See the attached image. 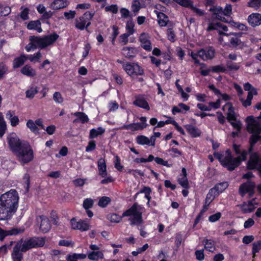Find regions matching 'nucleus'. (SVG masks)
<instances>
[{"label":"nucleus","instance_id":"obj_1","mask_svg":"<svg viewBox=\"0 0 261 261\" xmlns=\"http://www.w3.org/2000/svg\"><path fill=\"white\" fill-rule=\"evenodd\" d=\"M19 200L16 190L11 189L0 197V220L10 219L15 213Z\"/></svg>","mask_w":261,"mask_h":261},{"label":"nucleus","instance_id":"obj_2","mask_svg":"<svg viewBox=\"0 0 261 261\" xmlns=\"http://www.w3.org/2000/svg\"><path fill=\"white\" fill-rule=\"evenodd\" d=\"M233 148L238 155L236 158L232 156L229 150L222 153H214V156L219 160L221 165L229 170H233L238 167L241 161L246 159L247 154L246 150L241 149L240 146L234 145Z\"/></svg>","mask_w":261,"mask_h":261},{"label":"nucleus","instance_id":"obj_3","mask_svg":"<svg viewBox=\"0 0 261 261\" xmlns=\"http://www.w3.org/2000/svg\"><path fill=\"white\" fill-rule=\"evenodd\" d=\"M246 122L248 132L253 134L250 139V147L249 151L251 152L253 145L260 138L258 134L261 133V112L259 116L257 117H254L252 116L248 117L246 118Z\"/></svg>","mask_w":261,"mask_h":261},{"label":"nucleus","instance_id":"obj_4","mask_svg":"<svg viewBox=\"0 0 261 261\" xmlns=\"http://www.w3.org/2000/svg\"><path fill=\"white\" fill-rule=\"evenodd\" d=\"M144 208L136 203H134L128 210L124 212L123 217H130L129 220L132 225H139L142 222V214Z\"/></svg>","mask_w":261,"mask_h":261},{"label":"nucleus","instance_id":"obj_5","mask_svg":"<svg viewBox=\"0 0 261 261\" xmlns=\"http://www.w3.org/2000/svg\"><path fill=\"white\" fill-rule=\"evenodd\" d=\"M18 161L22 164H27L33 160V151L28 143H24L21 147L14 152Z\"/></svg>","mask_w":261,"mask_h":261},{"label":"nucleus","instance_id":"obj_6","mask_svg":"<svg viewBox=\"0 0 261 261\" xmlns=\"http://www.w3.org/2000/svg\"><path fill=\"white\" fill-rule=\"evenodd\" d=\"M215 55V51L214 48L209 47L205 49H202L198 51L197 53L191 52L190 56L194 61L195 64H199L197 57H199L203 61L212 59Z\"/></svg>","mask_w":261,"mask_h":261},{"label":"nucleus","instance_id":"obj_7","mask_svg":"<svg viewBox=\"0 0 261 261\" xmlns=\"http://www.w3.org/2000/svg\"><path fill=\"white\" fill-rule=\"evenodd\" d=\"M17 243L21 244V251L24 252L33 248L43 246L45 242L42 238H33L23 241L21 240Z\"/></svg>","mask_w":261,"mask_h":261},{"label":"nucleus","instance_id":"obj_8","mask_svg":"<svg viewBox=\"0 0 261 261\" xmlns=\"http://www.w3.org/2000/svg\"><path fill=\"white\" fill-rule=\"evenodd\" d=\"M59 37L57 33H54L43 37H37L36 42L39 43V48L43 49L53 45Z\"/></svg>","mask_w":261,"mask_h":261},{"label":"nucleus","instance_id":"obj_9","mask_svg":"<svg viewBox=\"0 0 261 261\" xmlns=\"http://www.w3.org/2000/svg\"><path fill=\"white\" fill-rule=\"evenodd\" d=\"M70 226L73 230L86 231L90 228V221L88 219H81L72 218L70 221Z\"/></svg>","mask_w":261,"mask_h":261},{"label":"nucleus","instance_id":"obj_10","mask_svg":"<svg viewBox=\"0 0 261 261\" xmlns=\"http://www.w3.org/2000/svg\"><path fill=\"white\" fill-rule=\"evenodd\" d=\"M208 31L217 30L220 36L218 38V40L220 43H222L224 41L223 36H228L232 33H226L228 31V28L220 22H213L209 24L207 28Z\"/></svg>","mask_w":261,"mask_h":261},{"label":"nucleus","instance_id":"obj_11","mask_svg":"<svg viewBox=\"0 0 261 261\" xmlns=\"http://www.w3.org/2000/svg\"><path fill=\"white\" fill-rule=\"evenodd\" d=\"M122 67L127 74L130 76L141 75L144 73L142 68L136 63H124Z\"/></svg>","mask_w":261,"mask_h":261},{"label":"nucleus","instance_id":"obj_12","mask_svg":"<svg viewBox=\"0 0 261 261\" xmlns=\"http://www.w3.org/2000/svg\"><path fill=\"white\" fill-rule=\"evenodd\" d=\"M248 167L250 169H257L261 174V155L256 152L251 153L248 163ZM257 190L261 193V185L258 186Z\"/></svg>","mask_w":261,"mask_h":261},{"label":"nucleus","instance_id":"obj_13","mask_svg":"<svg viewBox=\"0 0 261 261\" xmlns=\"http://www.w3.org/2000/svg\"><path fill=\"white\" fill-rule=\"evenodd\" d=\"M244 88L245 91L248 92L247 97L246 99H244L242 97H240V100L244 107H247L251 105L253 96L256 95L257 92L256 89L249 83H246L244 85Z\"/></svg>","mask_w":261,"mask_h":261},{"label":"nucleus","instance_id":"obj_14","mask_svg":"<svg viewBox=\"0 0 261 261\" xmlns=\"http://www.w3.org/2000/svg\"><path fill=\"white\" fill-rule=\"evenodd\" d=\"M213 12L218 19L226 22V18L224 16H230L232 13V6L231 5L227 4L224 9L220 6L215 7L213 9Z\"/></svg>","mask_w":261,"mask_h":261},{"label":"nucleus","instance_id":"obj_15","mask_svg":"<svg viewBox=\"0 0 261 261\" xmlns=\"http://www.w3.org/2000/svg\"><path fill=\"white\" fill-rule=\"evenodd\" d=\"M93 14L89 12H86L84 15L76 20L75 27L81 30L87 28L91 24L90 20L93 17Z\"/></svg>","mask_w":261,"mask_h":261},{"label":"nucleus","instance_id":"obj_16","mask_svg":"<svg viewBox=\"0 0 261 261\" xmlns=\"http://www.w3.org/2000/svg\"><path fill=\"white\" fill-rule=\"evenodd\" d=\"M8 142L9 146L12 151L14 153L19 148L21 147V145L26 142L21 141L15 133H12L8 137Z\"/></svg>","mask_w":261,"mask_h":261},{"label":"nucleus","instance_id":"obj_17","mask_svg":"<svg viewBox=\"0 0 261 261\" xmlns=\"http://www.w3.org/2000/svg\"><path fill=\"white\" fill-rule=\"evenodd\" d=\"M255 184L248 181L247 182L242 184L239 189V193L242 196H244L246 194H248L249 197H251L254 192Z\"/></svg>","mask_w":261,"mask_h":261},{"label":"nucleus","instance_id":"obj_18","mask_svg":"<svg viewBox=\"0 0 261 261\" xmlns=\"http://www.w3.org/2000/svg\"><path fill=\"white\" fill-rule=\"evenodd\" d=\"M36 220L40 229L42 232L45 233L50 230L51 225L47 217L44 216H39L37 217Z\"/></svg>","mask_w":261,"mask_h":261},{"label":"nucleus","instance_id":"obj_19","mask_svg":"<svg viewBox=\"0 0 261 261\" xmlns=\"http://www.w3.org/2000/svg\"><path fill=\"white\" fill-rule=\"evenodd\" d=\"M133 105L146 110H150V107L145 97L143 95H137L133 102Z\"/></svg>","mask_w":261,"mask_h":261},{"label":"nucleus","instance_id":"obj_20","mask_svg":"<svg viewBox=\"0 0 261 261\" xmlns=\"http://www.w3.org/2000/svg\"><path fill=\"white\" fill-rule=\"evenodd\" d=\"M136 142L137 144L141 145H147L154 146L155 145L154 137H148L144 135H139L136 137Z\"/></svg>","mask_w":261,"mask_h":261},{"label":"nucleus","instance_id":"obj_21","mask_svg":"<svg viewBox=\"0 0 261 261\" xmlns=\"http://www.w3.org/2000/svg\"><path fill=\"white\" fill-rule=\"evenodd\" d=\"M24 230L23 228H13L10 230H4L0 228V240H3L4 238L8 236L16 235L23 232Z\"/></svg>","mask_w":261,"mask_h":261},{"label":"nucleus","instance_id":"obj_22","mask_svg":"<svg viewBox=\"0 0 261 261\" xmlns=\"http://www.w3.org/2000/svg\"><path fill=\"white\" fill-rule=\"evenodd\" d=\"M139 40L141 43V46L146 50L150 51L151 49V43L149 37L147 34L143 33L139 37Z\"/></svg>","mask_w":261,"mask_h":261},{"label":"nucleus","instance_id":"obj_23","mask_svg":"<svg viewBox=\"0 0 261 261\" xmlns=\"http://www.w3.org/2000/svg\"><path fill=\"white\" fill-rule=\"evenodd\" d=\"M97 167L99 175L103 178L106 177L108 173L106 161L103 158H100L98 160L97 162Z\"/></svg>","mask_w":261,"mask_h":261},{"label":"nucleus","instance_id":"obj_24","mask_svg":"<svg viewBox=\"0 0 261 261\" xmlns=\"http://www.w3.org/2000/svg\"><path fill=\"white\" fill-rule=\"evenodd\" d=\"M248 21L252 27H256L261 24V15L258 13H252L248 16Z\"/></svg>","mask_w":261,"mask_h":261},{"label":"nucleus","instance_id":"obj_25","mask_svg":"<svg viewBox=\"0 0 261 261\" xmlns=\"http://www.w3.org/2000/svg\"><path fill=\"white\" fill-rule=\"evenodd\" d=\"M187 175V174L186 168H182L181 170V174L179 175L178 178V182L181 186L186 189L189 188V182Z\"/></svg>","mask_w":261,"mask_h":261},{"label":"nucleus","instance_id":"obj_26","mask_svg":"<svg viewBox=\"0 0 261 261\" xmlns=\"http://www.w3.org/2000/svg\"><path fill=\"white\" fill-rule=\"evenodd\" d=\"M21 244L17 243L13 249V252L12 254V258L13 261H21L22 254L20 249Z\"/></svg>","mask_w":261,"mask_h":261},{"label":"nucleus","instance_id":"obj_27","mask_svg":"<svg viewBox=\"0 0 261 261\" xmlns=\"http://www.w3.org/2000/svg\"><path fill=\"white\" fill-rule=\"evenodd\" d=\"M256 204L254 200L244 202L241 205V210L244 213H251L256 208Z\"/></svg>","mask_w":261,"mask_h":261},{"label":"nucleus","instance_id":"obj_28","mask_svg":"<svg viewBox=\"0 0 261 261\" xmlns=\"http://www.w3.org/2000/svg\"><path fill=\"white\" fill-rule=\"evenodd\" d=\"M6 117L10 121L12 126H15L19 124V118L15 115V113L13 111H8L6 114Z\"/></svg>","mask_w":261,"mask_h":261},{"label":"nucleus","instance_id":"obj_29","mask_svg":"<svg viewBox=\"0 0 261 261\" xmlns=\"http://www.w3.org/2000/svg\"><path fill=\"white\" fill-rule=\"evenodd\" d=\"M154 12L157 16L158 22L161 27H165L167 25L168 21V18L166 15L162 12H160L159 11L155 10Z\"/></svg>","mask_w":261,"mask_h":261},{"label":"nucleus","instance_id":"obj_30","mask_svg":"<svg viewBox=\"0 0 261 261\" xmlns=\"http://www.w3.org/2000/svg\"><path fill=\"white\" fill-rule=\"evenodd\" d=\"M69 2L67 0H55L50 5L53 9H60L67 7L69 5Z\"/></svg>","mask_w":261,"mask_h":261},{"label":"nucleus","instance_id":"obj_31","mask_svg":"<svg viewBox=\"0 0 261 261\" xmlns=\"http://www.w3.org/2000/svg\"><path fill=\"white\" fill-rule=\"evenodd\" d=\"M37 36H31L30 38V42L25 47V50L30 52L37 48H39V43H36Z\"/></svg>","mask_w":261,"mask_h":261},{"label":"nucleus","instance_id":"obj_32","mask_svg":"<svg viewBox=\"0 0 261 261\" xmlns=\"http://www.w3.org/2000/svg\"><path fill=\"white\" fill-rule=\"evenodd\" d=\"M145 128L144 124H141L140 123H134L128 125H123L121 128L129 129L132 131H136L139 129H143Z\"/></svg>","mask_w":261,"mask_h":261},{"label":"nucleus","instance_id":"obj_33","mask_svg":"<svg viewBox=\"0 0 261 261\" xmlns=\"http://www.w3.org/2000/svg\"><path fill=\"white\" fill-rule=\"evenodd\" d=\"M137 50L135 47H125L122 49V54L126 58H131L135 56Z\"/></svg>","mask_w":261,"mask_h":261},{"label":"nucleus","instance_id":"obj_34","mask_svg":"<svg viewBox=\"0 0 261 261\" xmlns=\"http://www.w3.org/2000/svg\"><path fill=\"white\" fill-rule=\"evenodd\" d=\"M87 255L89 259L93 260L103 258V254L101 251H90L88 253Z\"/></svg>","mask_w":261,"mask_h":261},{"label":"nucleus","instance_id":"obj_35","mask_svg":"<svg viewBox=\"0 0 261 261\" xmlns=\"http://www.w3.org/2000/svg\"><path fill=\"white\" fill-rule=\"evenodd\" d=\"M22 74L28 76H34L36 75V71L31 66L26 65L21 70Z\"/></svg>","mask_w":261,"mask_h":261},{"label":"nucleus","instance_id":"obj_36","mask_svg":"<svg viewBox=\"0 0 261 261\" xmlns=\"http://www.w3.org/2000/svg\"><path fill=\"white\" fill-rule=\"evenodd\" d=\"M228 109L227 112V119L228 121L237 118L236 115L234 112V109L231 105L228 103L224 107L223 109Z\"/></svg>","mask_w":261,"mask_h":261},{"label":"nucleus","instance_id":"obj_37","mask_svg":"<svg viewBox=\"0 0 261 261\" xmlns=\"http://www.w3.org/2000/svg\"><path fill=\"white\" fill-rule=\"evenodd\" d=\"M105 132V129L102 127H98L97 128H92L90 130L89 138H95L97 136L102 135Z\"/></svg>","mask_w":261,"mask_h":261},{"label":"nucleus","instance_id":"obj_38","mask_svg":"<svg viewBox=\"0 0 261 261\" xmlns=\"http://www.w3.org/2000/svg\"><path fill=\"white\" fill-rule=\"evenodd\" d=\"M27 28L29 30H35L39 33L42 32V30L41 27V23L39 20L32 21L30 22L27 25Z\"/></svg>","mask_w":261,"mask_h":261},{"label":"nucleus","instance_id":"obj_39","mask_svg":"<svg viewBox=\"0 0 261 261\" xmlns=\"http://www.w3.org/2000/svg\"><path fill=\"white\" fill-rule=\"evenodd\" d=\"M186 128L188 132L193 137H197L200 136V131L195 126L192 125H186Z\"/></svg>","mask_w":261,"mask_h":261},{"label":"nucleus","instance_id":"obj_40","mask_svg":"<svg viewBox=\"0 0 261 261\" xmlns=\"http://www.w3.org/2000/svg\"><path fill=\"white\" fill-rule=\"evenodd\" d=\"M37 11L42 14V17L44 18L47 19L50 18L52 16V12L49 11H46L45 7L43 5H39L37 7Z\"/></svg>","mask_w":261,"mask_h":261},{"label":"nucleus","instance_id":"obj_41","mask_svg":"<svg viewBox=\"0 0 261 261\" xmlns=\"http://www.w3.org/2000/svg\"><path fill=\"white\" fill-rule=\"evenodd\" d=\"M233 127L237 130V132L232 133V136L235 137L238 135V132L240 130L242 127V124L241 122L237 118L228 121Z\"/></svg>","mask_w":261,"mask_h":261},{"label":"nucleus","instance_id":"obj_42","mask_svg":"<svg viewBox=\"0 0 261 261\" xmlns=\"http://www.w3.org/2000/svg\"><path fill=\"white\" fill-rule=\"evenodd\" d=\"M28 60L27 56L22 55L19 57L16 58L13 61V67L17 68L22 65Z\"/></svg>","mask_w":261,"mask_h":261},{"label":"nucleus","instance_id":"obj_43","mask_svg":"<svg viewBox=\"0 0 261 261\" xmlns=\"http://www.w3.org/2000/svg\"><path fill=\"white\" fill-rule=\"evenodd\" d=\"M134 27L135 23L132 19H130L129 20L127 21L125 27L126 31V33L130 35L134 34L136 31L134 29Z\"/></svg>","mask_w":261,"mask_h":261},{"label":"nucleus","instance_id":"obj_44","mask_svg":"<svg viewBox=\"0 0 261 261\" xmlns=\"http://www.w3.org/2000/svg\"><path fill=\"white\" fill-rule=\"evenodd\" d=\"M26 125L33 133L35 134H39V129L33 120H29L27 122Z\"/></svg>","mask_w":261,"mask_h":261},{"label":"nucleus","instance_id":"obj_45","mask_svg":"<svg viewBox=\"0 0 261 261\" xmlns=\"http://www.w3.org/2000/svg\"><path fill=\"white\" fill-rule=\"evenodd\" d=\"M7 129L6 123L4 120L3 116L0 113V137L2 138L5 134Z\"/></svg>","mask_w":261,"mask_h":261},{"label":"nucleus","instance_id":"obj_46","mask_svg":"<svg viewBox=\"0 0 261 261\" xmlns=\"http://www.w3.org/2000/svg\"><path fill=\"white\" fill-rule=\"evenodd\" d=\"M204 248L210 252H213L215 249V242L212 240H206Z\"/></svg>","mask_w":261,"mask_h":261},{"label":"nucleus","instance_id":"obj_47","mask_svg":"<svg viewBox=\"0 0 261 261\" xmlns=\"http://www.w3.org/2000/svg\"><path fill=\"white\" fill-rule=\"evenodd\" d=\"M111 198L109 197L103 196L100 198L98 205L100 207H105L111 202Z\"/></svg>","mask_w":261,"mask_h":261},{"label":"nucleus","instance_id":"obj_48","mask_svg":"<svg viewBox=\"0 0 261 261\" xmlns=\"http://www.w3.org/2000/svg\"><path fill=\"white\" fill-rule=\"evenodd\" d=\"M38 92L37 87L33 86L30 87L25 92L26 97L28 98H33L35 95Z\"/></svg>","mask_w":261,"mask_h":261},{"label":"nucleus","instance_id":"obj_49","mask_svg":"<svg viewBox=\"0 0 261 261\" xmlns=\"http://www.w3.org/2000/svg\"><path fill=\"white\" fill-rule=\"evenodd\" d=\"M41 56V54L39 51L36 54H34V55H30L27 57L28 59L31 62H36L39 61Z\"/></svg>","mask_w":261,"mask_h":261},{"label":"nucleus","instance_id":"obj_50","mask_svg":"<svg viewBox=\"0 0 261 261\" xmlns=\"http://www.w3.org/2000/svg\"><path fill=\"white\" fill-rule=\"evenodd\" d=\"M228 184L226 182H223L216 185L214 188L217 190L218 192L220 194L223 192L227 187Z\"/></svg>","mask_w":261,"mask_h":261},{"label":"nucleus","instance_id":"obj_51","mask_svg":"<svg viewBox=\"0 0 261 261\" xmlns=\"http://www.w3.org/2000/svg\"><path fill=\"white\" fill-rule=\"evenodd\" d=\"M74 116H76L79 120L82 122L85 123L88 122L89 120V118L85 113L82 112H75L73 114Z\"/></svg>","mask_w":261,"mask_h":261},{"label":"nucleus","instance_id":"obj_52","mask_svg":"<svg viewBox=\"0 0 261 261\" xmlns=\"http://www.w3.org/2000/svg\"><path fill=\"white\" fill-rule=\"evenodd\" d=\"M261 5V0H249L248 6L254 9H257Z\"/></svg>","mask_w":261,"mask_h":261},{"label":"nucleus","instance_id":"obj_53","mask_svg":"<svg viewBox=\"0 0 261 261\" xmlns=\"http://www.w3.org/2000/svg\"><path fill=\"white\" fill-rule=\"evenodd\" d=\"M94 203V201L91 198H86L83 201V207L85 210L91 208Z\"/></svg>","mask_w":261,"mask_h":261},{"label":"nucleus","instance_id":"obj_54","mask_svg":"<svg viewBox=\"0 0 261 261\" xmlns=\"http://www.w3.org/2000/svg\"><path fill=\"white\" fill-rule=\"evenodd\" d=\"M230 25L232 27L238 28L239 30L241 31H245L247 29V27L244 24L240 23L239 22H234L231 21L229 22Z\"/></svg>","mask_w":261,"mask_h":261},{"label":"nucleus","instance_id":"obj_55","mask_svg":"<svg viewBox=\"0 0 261 261\" xmlns=\"http://www.w3.org/2000/svg\"><path fill=\"white\" fill-rule=\"evenodd\" d=\"M140 9V4L139 2L135 1L133 2L132 5V11L135 14V15L137 14V13L139 12Z\"/></svg>","mask_w":261,"mask_h":261},{"label":"nucleus","instance_id":"obj_56","mask_svg":"<svg viewBox=\"0 0 261 261\" xmlns=\"http://www.w3.org/2000/svg\"><path fill=\"white\" fill-rule=\"evenodd\" d=\"M1 9L0 14L2 16H6L10 14L11 12V9L9 6H5L4 7L0 8Z\"/></svg>","mask_w":261,"mask_h":261},{"label":"nucleus","instance_id":"obj_57","mask_svg":"<svg viewBox=\"0 0 261 261\" xmlns=\"http://www.w3.org/2000/svg\"><path fill=\"white\" fill-rule=\"evenodd\" d=\"M208 107L209 108L211 109V111L212 109H217L220 107L221 105V100L220 99H218L215 102H208Z\"/></svg>","mask_w":261,"mask_h":261},{"label":"nucleus","instance_id":"obj_58","mask_svg":"<svg viewBox=\"0 0 261 261\" xmlns=\"http://www.w3.org/2000/svg\"><path fill=\"white\" fill-rule=\"evenodd\" d=\"M114 166L118 170L121 171L123 169V166L121 165L120 163V159L117 155L115 156V161H114Z\"/></svg>","mask_w":261,"mask_h":261},{"label":"nucleus","instance_id":"obj_59","mask_svg":"<svg viewBox=\"0 0 261 261\" xmlns=\"http://www.w3.org/2000/svg\"><path fill=\"white\" fill-rule=\"evenodd\" d=\"M261 249V241L254 242L253 244L252 253L254 255L256 253L259 252Z\"/></svg>","mask_w":261,"mask_h":261},{"label":"nucleus","instance_id":"obj_60","mask_svg":"<svg viewBox=\"0 0 261 261\" xmlns=\"http://www.w3.org/2000/svg\"><path fill=\"white\" fill-rule=\"evenodd\" d=\"M118 10V6L116 5H112L105 7L106 11L111 12L114 14L117 13Z\"/></svg>","mask_w":261,"mask_h":261},{"label":"nucleus","instance_id":"obj_61","mask_svg":"<svg viewBox=\"0 0 261 261\" xmlns=\"http://www.w3.org/2000/svg\"><path fill=\"white\" fill-rule=\"evenodd\" d=\"M53 99L55 102L61 103L63 101V98L62 97L61 93L58 92H56L54 94Z\"/></svg>","mask_w":261,"mask_h":261},{"label":"nucleus","instance_id":"obj_62","mask_svg":"<svg viewBox=\"0 0 261 261\" xmlns=\"http://www.w3.org/2000/svg\"><path fill=\"white\" fill-rule=\"evenodd\" d=\"M118 107L119 105L116 101H112L109 103L108 108L110 111H115Z\"/></svg>","mask_w":261,"mask_h":261},{"label":"nucleus","instance_id":"obj_63","mask_svg":"<svg viewBox=\"0 0 261 261\" xmlns=\"http://www.w3.org/2000/svg\"><path fill=\"white\" fill-rule=\"evenodd\" d=\"M168 39L171 42H173L175 40V35L172 29H168L167 30Z\"/></svg>","mask_w":261,"mask_h":261},{"label":"nucleus","instance_id":"obj_64","mask_svg":"<svg viewBox=\"0 0 261 261\" xmlns=\"http://www.w3.org/2000/svg\"><path fill=\"white\" fill-rule=\"evenodd\" d=\"M221 214L220 212H218L210 216L208 218V220L211 222H215L221 218Z\"/></svg>","mask_w":261,"mask_h":261}]
</instances>
